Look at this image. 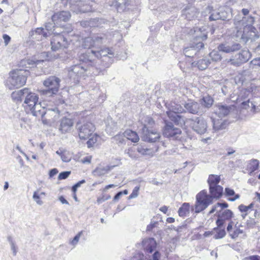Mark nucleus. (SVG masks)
Segmentation results:
<instances>
[{
	"instance_id": "nucleus-26",
	"label": "nucleus",
	"mask_w": 260,
	"mask_h": 260,
	"mask_svg": "<svg viewBox=\"0 0 260 260\" xmlns=\"http://www.w3.org/2000/svg\"><path fill=\"white\" fill-rule=\"evenodd\" d=\"M142 245L147 252L151 253L155 249L157 243L153 238H149L143 240Z\"/></svg>"
},
{
	"instance_id": "nucleus-58",
	"label": "nucleus",
	"mask_w": 260,
	"mask_h": 260,
	"mask_svg": "<svg viewBox=\"0 0 260 260\" xmlns=\"http://www.w3.org/2000/svg\"><path fill=\"white\" fill-rule=\"evenodd\" d=\"M243 233V231L242 230L237 229L234 231L233 233L230 234V236L232 239H235L238 237L240 234Z\"/></svg>"
},
{
	"instance_id": "nucleus-40",
	"label": "nucleus",
	"mask_w": 260,
	"mask_h": 260,
	"mask_svg": "<svg viewBox=\"0 0 260 260\" xmlns=\"http://www.w3.org/2000/svg\"><path fill=\"white\" fill-rule=\"evenodd\" d=\"M117 124L113 121L111 118H108L106 122V131L107 133L111 134L112 132L116 131Z\"/></svg>"
},
{
	"instance_id": "nucleus-45",
	"label": "nucleus",
	"mask_w": 260,
	"mask_h": 260,
	"mask_svg": "<svg viewBox=\"0 0 260 260\" xmlns=\"http://www.w3.org/2000/svg\"><path fill=\"white\" fill-rule=\"evenodd\" d=\"M167 112H173L180 114V113L186 112L184 109L180 105L175 104L172 106V109Z\"/></svg>"
},
{
	"instance_id": "nucleus-8",
	"label": "nucleus",
	"mask_w": 260,
	"mask_h": 260,
	"mask_svg": "<svg viewBox=\"0 0 260 260\" xmlns=\"http://www.w3.org/2000/svg\"><path fill=\"white\" fill-rule=\"evenodd\" d=\"M187 124H189L192 129L199 135L207 133L208 124L207 121L201 117H193L187 119Z\"/></svg>"
},
{
	"instance_id": "nucleus-49",
	"label": "nucleus",
	"mask_w": 260,
	"mask_h": 260,
	"mask_svg": "<svg viewBox=\"0 0 260 260\" xmlns=\"http://www.w3.org/2000/svg\"><path fill=\"white\" fill-rule=\"evenodd\" d=\"M91 137L87 141V145L88 148L92 147L93 145L97 142L99 136L96 134H94L90 136Z\"/></svg>"
},
{
	"instance_id": "nucleus-30",
	"label": "nucleus",
	"mask_w": 260,
	"mask_h": 260,
	"mask_svg": "<svg viewBox=\"0 0 260 260\" xmlns=\"http://www.w3.org/2000/svg\"><path fill=\"white\" fill-rule=\"evenodd\" d=\"M213 129L214 131H218L224 129L228 126L229 122L226 119H212Z\"/></svg>"
},
{
	"instance_id": "nucleus-9",
	"label": "nucleus",
	"mask_w": 260,
	"mask_h": 260,
	"mask_svg": "<svg viewBox=\"0 0 260 260\" xmlns=\"http://www.w3.org/2000/svg\"><path fill=\"white\" fill-rule=\"evenodd\" d=\"M164 126L162 128V134L164 137L172 140L178 139L182 133L180 128L176 127L170 120L164 119Z\"/></svg>"
},
{
	"instance_id": "nucleus-42",
	"label": "nucleus",
	"mask_w": 260,
	"mask_h": 260,
	"mask_svg": "<svg viewBox=\"0 0 260 260\" xmlns=\"http://www.w3.org/2000/svg\"><path fill=\"white\" fill-rule=\"evenodd\" d=\"M82 47L84 49H90L91 47H94L92 37L85 38L82 41Z\"/></svg>"
},
{
	"instance_id": "nucleus-11",
	"label": "nucleus",
	"mask_w": 260,
	"mask_h": 260,
	"mask_svg": "<svg viewBox=\"0 0 260 260\" xmlns=\"http://www.w3.org/2000/svg\"><path fill=\"white\" fill-rule=\"evenodd\" d=\"M251 56V54L249 50L245 48L240 50L238 53L233 55L229 62L234 66L239 67L247 62Z\"/></svg>"
},
{
	"instance_id": "nucleus-53",
	"label": "nucleus",
	"mask_w": 260,
	"mask_h": 260,
	"mask_svg": "<svg viewBox=\"0 0 260 260\" xmlns=\"http://www.w3.org/2000/svg\"><path fill=\"white\" fill-rule=\"evenodd\" d=\"M71 171H63L60 173L58 176V179L63 180L67 179L71 174Z\"/></svg>"
},
{
	"instance_id": "nucleus-28",
	"label": "nucleus",
	"mask_w": 260,
	"mask_h": 260,
	"mask_svg": "<svg viewBox=\"0 0 260 260\" xmlns=\"http://www.w3.org/2000/svg\"><path fill=\"white\" fill-rule=\"evenodd\" d=\"M27 91V88L13 91L11 94V98L13 101L16 103H21Z\"/></svg>"
},
{
	"instance_id": "nucleus-61",
	"label": "nucleus",
	"mask_w": 260,
	"mask_h": 260,
	"mask_svg": "<svg viewBox=\"0 0 260 260\" xmlns=\"http://www.w3.org/2000/svg\"><path fill=\"white\" fill-rule=\"evenodd\" d=\"M256 222L253 218H250V219L246 221V226L248 229L253 228Z\"/></svg>"
},
{
	"instance_id": "nucleus-39",
	"label": "nucleus",
	"mask_w": 260,
	"mask_h": 260,
	"mask_svg": "<svg viewBox=\"0 0 260 260\" xmlns=\"http://www.w3.org/2000/svg\"><path fill=\"white\" fill-rule=\"evenodd\" d=\"M190 204L188 203H184L179 208L178 213L180 217H185L189 213Z\"/></svg>"
},
{
	"instance_id": "nucleus-32",
	"label": "nucleus",
	"mask_w": 260,
	"mask_h": 260,
	"mask_svg": "<svg viewBox=\"0 0 260 260\" xmlns=\"http://www.w3.org/2000/svg\"><path fill=\"white\" fill-rule=\"evenodd\" d=\"M44 113H45V118L50 120V124L49 125H50L52 121L54 120L52 119V117L53 118L58 117L59 112L57 108H54L45 109Z\"/></svg>"
},
{
	"instance_id": "nucleus-1",
	"label": "nucleus",
	"mask_w": 260,
	"mask_h": 260,
	"mask_svg": "<svg viewBox=\"0 0 260 260\" xmlns=\"http://www.w3.org/2000/svg\"><path fill=\"white\" fill-rule=\"evenodd\" d=\"M113 56L114 53L108 48L81 53L76 58L77 62L66 69L68 76L74 83H77L81 76H97L109 67Z\"/></svg>"
},
{
	"instance_id": "nucleus-5",
	"label": "nucleus",
	"mask_w": 260,
	"mask_h": 260,
	"mask_svg": "<svg viewBox=\"0 0 260 260\" xmlns=\"http://www.w3.org/2000/svg\"><path fill=\"white\" fill-rule=\"evenodd\" d=\"M213 203L211 198L209 196L207 191L205 189L199 192L196 196L194 205L190 208L191 211L196 213H199L205 210L210 205Z\"/></svg>"
},
{
	"instance_id": "nucleus-16",
	"label": "nucleus",
	"mask_w": 260,
	"mask_h": 260,
	"mask_svg": "<svg viewBox=\"0 0 260 260\" xmlns=\"http://www.w3.org/2000/svg\"><path fill=\"white\" fill-rule=\"evenodd\" d=\"M88 0H68L71 7L77 9L80 13H87L91 11V7L88 4Z\"/></svg>"
},
{
	"instance_id": "nucleus-38",
	"label": "nucleus",
	"mask_w": 260,
	"mask_h": 260,
	"mask_svg": "<svg viewBox=\"0 0 260 260\" xmlns=\"http://www.w3.org/2000/svg\"><path fill=\"white\" fill-rule=\"evenodd\" d=\"M224 221L230 220L234 216L233 212L230 209H225L222 212H219L217 215Z\"/></svg>"
},
{
	"instance_id": "nucleus-20",
	"label": "nucleus",
	"mask_w": 260,
	"mask_h": 260,
	"mask_svg": "<svg viewBox=\"0 0 260 260\" xmlns=\"http://www.w3.org/2000/svg\"><path fill=\"white\" fill-rule=\"evenodd\" d=\"M242 46L240 44L234 43L233 44L221 43L217 47L219 51L225 53H230L240 50Z\"/></svg>"
},
{
	"instance_id": "nucleus-62",
	"label": "nucleus",
	"mask_w": 260,
	"mask_h": 260,
	"mask_svg": "<svg viewBox=\"0 0 260 260\" xmlns=\"http://www.w3.org/2000/svg\"><path fill=\"white\" fill-rule=\"evenodd\" d=\"M235 191L233 189H231L229 187H226L225 188L224 194L226 197L233 196L234 195H235Z\"/></svg>"
},
{
	"instance_id": "nucleus-57",
	"label": "nucleus",
	"mask_w": 260,
	"mask_h": 260,
	"mask_svg": "<svg viewBox=\"0 0 260 260\" xmlns=\"http://www.w3.org/2000/svg\"><path fill=\"white\" fill-rule=\"evenodd\" d=\"M139 189H140L139 186H136L134 188L132 193L129 195V199H133V198H136L138 196V192H139Z\"/></svg>"
},
{
	"instance_id": "nucleus-25",
	"label": "nucleus",
	"mask_w": 260,
	"mask_h": 260,
	"mask_svg": "<svg viewBox=\"0 0 260 260\" xmlns=\"http://www.w3.org/2000/svg\"><path fill=\"white\" fill-rule=\"evenodd\" d=\"M26 92V94L24 98V104L29 109L32 107V106H35V104L38 102L39 96L36 93L31 92L28 88H27V91Z\"/></svg>"
},
{
	"instance_id": "nucleus-3",
	"label": "nucleus",
	"mask_w": 260,
	"mask_h": 260,
	"mask_svg": "<svg viewBox=\"0 0 260 260\" xmlns=\"http://www.w3.org/2000/svg\"><path fill=\"white\" fill-rule=\"evenodd\" d=\"M207 39L206 34L200 32L199 35H197L189 46L184 48L183 53L185 56L188 57H193L196 55L204 47L203 41Z\"/></svg>"
},
{
	"instance_id": "nucleus-27",
	"label": "nucleus",
	"mask_w": 260,
	"mask_h": 260,
	"mask_svg": "<svg viewBox=\"0 0 260 260\" xmlns=\"http://www.w3.org/2000/svg\"><path fill=\"white\" fill-rule=\"evenodd\" d=\"M223 187L219 185L209 186L210 193L209 196L211 198L212 201H213L214 199H218L223 194Z\"/></svg>"
},
{
	"instance_id": "nucleus-63",
	"label": "nucleus",
	"mask_w": 260,
	"mask_h": 260,
	"mask_svg": "<svg viewBox=\"0 0 260 260\" xmlns=\"http://www.w3.org/2000/svg\"><path fill=\"white\" fill-rule=\"evenodd\" d=\"M61 159L63 162H69L71 160V157L67 151H65L64 153L62 155Z\"/></svg>"
},
{
	"instance_id": "nucleus-48",
	"label": "nucleus",
	"mask_w": 260,
	"mask_h": 260,
	"mask_svg": "<svg viewBox=\"0 0 260 260\" xmlns=\"http://www.w3.org/2000/svg\"><path fill=\"white\" fill-rule=\"evenodd\" d=\"M91 137L87 141V145L88 148L92 147L93 145L97 142L99 136L96 134H94L90 136Z\"/></svg>"
},
{
	"instance_id": "nucleus-2",
	"label": "nucleus",
	"mask_w": 260,
	"mask_h": 260,
	"mask_svg": "<svg viewBox=\"0 0 260 260\" xmlns=\"http://www.w3.org/2000/svg\"><path fill=\"white\" fill-rule=\"evenodd\" d=\"M29 72L26 69H16L10 73V76L6 82L9 89L19 88L24 85L26 81Z\"/></svg>"
},
{
	"instance_id": "nucleus-35",
	"label": "nucleus",
	"mask_w": 260,
	"mask_h": 260,
	"mask_svg": "<svg viewBox=\"0 0 260 260\" xmlns=\"http://www.w3.org/2000/svg\"><path fill=\"white\" fill-rule=\"evenodd\" d=\"M123 135L127 139L131 140L134 143L138 142L140 139L137 133L131 129L125 131Z\"/></svg>"
},
{
	"instance_id": "nucleus-34",
	"label": "nucleus",
	"mask_w": 260,
	"mask_h": 260,
	"mask_svg": "<svg viewBox=\"0 0 260 260\" xmlns=\"http://www.w3.org/2000/svg\"><path fill=\"white\" fill-rule=\"evenodd\" d=\"M130 0H116V9L118 12L124 11L130 4Z\"/></svg>"
},
{
	"instance_id": "nucleus-21",
	"label": "nucleus",
	"mask_w": 260,
	"mask_h": 260,
	"mask_svg": "<svg viewBox=\"0 0 260 260\" xmlns=\"http://www.w3.org/2000/svg\"><path fill=\"white\" fill-rule=\"evenodd\" d=\"M94 47L99 48L102 44L109 43L111 39V35L109 32L105 34H98L96 36L92 37Z\"/></svg>"
},
{
	"instance_id": "nucleus-18",
	"label": "nucleus",
	"mask_w": 260,
	"mask_h": 260,
	"mask_svg": "<svg viewBox=\"0 0 260 260\" xmlns=\"http://www.w3.org/2000/svg\"><path fill=\"white\" fill-rule=\"evenodd\" d=\"M71 16L69 11H61L54 13L52 16V19L53 22H55V23H57V25L60 27L62 26L61 22H67L70 19Z\"/></svg>"
},
{
	"instance_id": "nucleus-51",
	"label": "nucleus",
	"mask_w": 260,
	"mask_h": 260,
	"mask_svg": "<svg viewBox=\"0 0 260 260\" xmlns=\"http://www.w3.org/2000/svg\"><path fill=\"white\" fill-rule=\"evenodd\" d=\"M226 235V232L225 230L221 229L218 230V231L216 232V234L214 236V238L215 239H221L223 238Z\"/></svg>"
},
{
	"instance_id": "nucleus-52",
	"label": "nucleus",
	"mask_w": 260,
	"mask_h": 260,
	"mask_svg": "<svg viewBox=\"0 0 260 260\" xmlns=\"http://www.w3.org/2000/svg\"><path fill=\"white\" fill-rule=\"evenodd\" d=\"M251 89H243L241 90L240 93V96L242 99H246L249 95L251 93Z\"/></svg>"
},
{
	"instance_id": "nucleus-50",
	"label": "nucleus",
	"mask_w": 260,
	"mask_h": 260,
	"mask_svg": "<svg viewBox=\"0 0 260 260\" xmlns=\"http://www.w3.org/2000/svg\"><path fill=\"white\" fill-rule=\"evenodd\" d=\"M113 139L114 141L116 142V144L120 145L124 143L125 139L124 138V136L121 135H116L113 138Z\"/></svg>"
},
{
	"instance_id": "nucleus-41",
	"label": "nucleus",
	"mask_w": 260,
	"mask_h": 260,
	"mask_svg": "<svg viewBox=\"0 0 260 260\" xmlns=\"http://www.w3.org/2000/svg\"><path fill=\"white\" fill-rule=\"evenodd\" d=\"M110 171V168L107 167H98L92 172V174L94 176H103Z\"/></svg>"
},
{
	"instance_id": "nucleus-31",
	"label": "nucleus",
	"mask_w": 260,
	"mask_h": 260,
	"mask_svg": "<svg viewBox=\"0 0 260 260\" xmlns=\"http://www.w3.org/2000/svg\"><path fill=\"white\" fill-rule=\"evenodd\" d=\"M161 254L158 251H155L152 255L151 259H147L143 254L138 253L133 258L132 260H160Z\"/></svg>"
},
{
	"instance_id": "nucleus-7",
	"label": "nucleus",
	"mask_w": 260,
	"mask_h": 260,
	"mask_svg": "<svg viewBox=\"0 0 260 260\" xmlns=\"http://www.w3.org/2000/svg\"><path fill=\"white\" fill-rule=\"evenodd\" d=\"M207 10L210 14L209 20L210 21L217 20L228 21L232 17L231 11L228 8L220 7L217 9H214L212 7L208 6Z\"/></svg>"
},
{
	"instance_id": "nucleus-47",
	"label": "nucleus",
	"mask_w": 260,
	"mask_h": 260,
	"mask_svg": "<svg viewBox=\"0 0 260 260\" xmlns=\"http://www.w3.org/2000/svg\"><path fill=\"white\" fill-rule=\"evenodd\" d=\"M259 167V161L257 159H251L249 163V168L251 172H253L257 170Z\"/></svg>"
},
{
	"instance_id": "nucleus-56",
	"label": "nucleus",
	"mask_w": 260,
	"mask_h": 260,
	"mask_svg": "<svg viewBox=\"0 0 260 260\" xmlns=\"http://www.w3.org/2000/svg\"><path fill=\"white\" fill-rule=\"evenodd\" d=\"M32 198L34 201L39 205H41L43 204V202L40 200V195L38 193L37 191H35Z\"/></svg>"
},
{
	"instance_id": "nucleus-14",
	"label": "nucleus",
	"mask_w": 260,
	"mask_h": 260,
	"mask_svg": "<svg viewBox=\"0 0 260 260\" xmlns=\"http://www.w3.org/2000/svg\"><path fill=\"white\" fill-rule=\"evenodd\" d=\"M183 105L185 111L190 114L202 115L204 113V108L199 102L189 100L185 102Z\"/></svg>"
},
{
	"instance_id": "nucleus-12",
	"label": "nucleus",
	"mask_w": 260,
	"mask_h": 260,
	"mask_svg": "<svg viewBox=\"0 0 260 260\" xmlns=\"http://www.w3.org/2000/svg\"><path fill=\"white\" fill-rule=\"evenodd\" d=\"M142 132L141 139L145 142L151 143H156L159 141L161 138L159 133L156 130L149 129L146 125L143 126Z\"/></svg>"
},
{
	"instance_id": "nucleus-13",
	"label": "nucleus",
	"mask_w": 260,
	"mask_h": 260,
	"mask_svg": "<svg viewBox=\"0 0 260 260\" xmlns=\"http://www.w3.org/2000/svg\"><path fill=\"white\" fill-rule=\"evenodd\" d=\"M50 45L52 50L56 51L64 48H67L69 43L64 36L59 32L54 35L52 37Z\"/></svg>"
},
{
	"instance_id": "nucleus-33",
	"label": "nucleus",
	"mask_w": 260,
	"mask_h": 260,
	"mask_svg": "<svg viewBox=\"0 0 260 260\" xmlns=\"http://www.w3.org/2000/svg\"><path fill=\"white\" fill-rule=\"evenodd\" d=\"M199 103L202 105L204 108V113L206 111L207 109L211 107L213 103V100L211 96L206 95L203 96L199 101Z\"/></svg>"
},
{
	"instance_id": "nucleus-15",
	"label": "nucleus",
	"mask_w": 260,
	"mask_h": 260,
	"mask_svg": "<svg viewBox=\"0 0 260 260\" xmlns=\"http://www.w3.org/2000/svg\"><path fill=\"white\" fill-rule=\"evenodd\" d=\"M32 107L29 109L32 115L37 117H41L42 123L44 125H49L50 120L45 117V113H44V111L46 108L42 106L41 103L37 102L35 104V106Z\"/></svg>"
},
{
	"instance_id": "nucleus-29",
	"label": "nucleus",
	"mask_w": 260,
	"mask_h": 260,
	"mask_svg": "<svg viewBox=\"0 0 260 260\" xmlns=\"http://www.w3.org/2000/svg\"><path fill=\"white\" fill-rule=\"evenodd\" d=\"M210 63V59L207 57H204L192 62V65L197 67L200 70L203 71L206 69Z\"/></svg>"
},
{
	"instance_id": "nucleus-23",
	"label": "nucleus",
	"mask_w": 260,
	"mask_h": 260,
	"mask_svg": "<svg viewBox=\"0 0 260 260\" xmlns=\"http://www.w3.org/2000/svg\"><path fill=\"white\" fill-rule=\"evenodd\" d=\"M199 10L194 6L187 5L182 10V17L188 20H191L197 17Z\"/></svg>"
},
{
	"instance_id": "nucleus-22",
	"label": "nucleus",
	"mask_w": 260,
	"mask_h": 260,
	"mask_svg": "<svg viewBox=\"0 0 260 260\" xmlns=\"http://www.w3.org/2000/svg\"><path fill=\"white\" fill-rule=\"evenodd\" d=\"M58 130L62 134H66L71 131L73 124V120L71 118L64 117L59 121Z\"/></svg>"
},
{
	"instance_id": "nucleus-17",
	"label": "nucleus",
	"mask_w": 260,
	"mask_h": 260,
	"mask_svg": "<svg viewBox=\"0 0 260 260\" xmlns=\"http://www.w3.org/2000/svg\"><path fill=\"white\" fill-rule=\"evenodd\" d=\"M234 109L233 105L228 106L219 104L214 106V113L219 117L223 118L227 116Z\"/></svg>"
},
{
	"instance_id": "nucleus-37",
	"label": "nucleus",
	"mask_w": 260,
	"mask_h": 260,
	"mask_svg": "<svg viewBox=\"0 0 260 260\" xmlns=\"http://www.w3.org/2000/svg\"><path fill=\"white\" fill-rule=\"evenodd\" d=\"M220 180L221 178L220 175L210 174L209 175L207 183L209 186L218 185Z\"/></svg>"
},
{
	"instance_id": "nucleus-64",
	"label": "nucleus",
	"mask_w": 260,
	"mask_h": 260,
	"mask_svg": "<svg viewBox=\"0 0 260 260\" xmlns=\"http://www.w3.org/2000/svg\"><path fill=\"white\" fill-rule=\"evenodd\" d=\"M249 103H250L249 99H248L247 100H246L245 101H243V102H242V103L241 104V108L247 109L248 107H250Z\"/></svg>"
},
{
	"instance_id": "nucleus-43",
	"label": "nucleus",
	"mask_w": 260,
	"mask_h": 260,
	"mask_svg": "<svg viewBox=\"0 0 260 260\" xmlns=\"http://www.w3.org/2000/svg\"><path fill=\"white\" fill-rule=\"evenodd\" d=\"M43 61V60H34L32 59H26V60H22L20 62V65L22 66H25L26 68H29V67H27V65L28 66H36L37 64H38L41 62Z\"/></svg>"
},
{
	"instance_id": "nucleus-44",
	"label": "nucleus",
	"mask_w": 260,
	"mask_h": 260,
	"mask_svg": "<svg viewBox=\"0 0 260 260\" xmlns=\"http://www.w3.org/2000/svg\"><path fill=\"white\" fill-rule=\"evenodd\" d=\"M218 50H213L209 53V57L213 61H219L222 59V56Z\"/></svg>"
},
{
	"instance_id": "nucleus-19",
	"label": "nucleus",
	"mask_w": 260,
	"mask_h": 260,
	"mask_svg": "<svg viewBox=\"0 0 260 260\" xmlns=\"http://www.w3.org/2000/svg\"><path fill=\"white\" fill-rule=\"evenodd\" d=\"M169 120L171 121L174 125L182 127L187 124V119L184 116L179 114L173 112H167Z\"/></svg>"
},
{
	"instance_id": "nucleus-36",
	"label": "nucleus",
	"mask_w": 260,
	"mask_h": 260,
	"mask_svg": "<svg viewBox=\"0 0 260 260\" xmlns=\"http://www.w3.org/2000/svg\"><path fill=\"white\" fill-rule=\"evenodd\" d=\"M45 31H47V34H53L54 35L57 34L59 32H57L56 31L55 27H59L57 23H55V22L52 21L51 19V21L45 23Z\"/></svg>"
},
{
	"instance_id": "nucleus-59",
	"label": "nucleus",
	"mask_w": 260,
	"mask_h": 260,
	"mask_svg": "<svg viewBox=\"0 0 260 260\" xmlns=\"http://www.w3.org/2000/svg\"><path fill=\"white\" fill-rule=\"evenodd\" d=\"M82 234V231H81L79 233H78L72 240V241L71 242V244L74 246L76 245L78 243L79 238Z\"/></svg>"
},
{
	"instance_id": "nucleus-4",
	"label": "nucleus",
	"mask_w": 260,
	"mask_h": 260,
	"mask_svg": "<svg viewBox=\"0 0 260 260\" xmlns=\"http://www.w3.org/2000/svg\"><path fill=\"white\" fill-rule=\"evenodd\" d=\"M60 79L56 76H50L43 81L45 88L39 90L41 95L44 98L53 97L59 91Z\"/></svg>"
},
{
	"instance_id": "nucleus-55",
	"label": "nucleus",
	"mask_w": 260,
	"mask_h": 260,
	"mask_svg": "<svg viewBox=\"0 0 260 260\" xmlns=\"http://www.w3.org/2000/svg\"><path fill=\"white\" fill-rule=\"evenodd\" d=\"M225 221L219 217H217V219L216 220V224L217 225V227L214 228V230H217L218 229L221 228L224 224Z\"/></svg>"
},
{
	"instance_id": "nucleus-46",
	"label": "nucleus",
	"mask_w": 260,
	"mask_h": 260,
	"mask_svg": "<svg viewBox=\"0 0 260 260\" xmlns=\"http://www.w3.org/2000/svg\"><path fill=\"white\" fill-rule=\"evenodd\" d=\"M89 22V27H98L100 26L101 24H102L103 20L102 19H99L98 18H91L89 20H88Z\"/></svg>"
},
{
	"instance_id": "nucleus-10",
	"label": "nucleus",
	"mask_w": 260,
	"mask_h": 260,
	"mask_svg": "<svg viewBox=\"0 0 260 260\" xmlns=\"http://www.w3.org/2000/svg\"><path fill=\"white\" fill-rule=\"evenodd\" d=\"M77 128L80 139L85 140L89 138L95 130L94 125L89 121H83V123L78 122Z\"/></svg>"
},
{
	"instance_id": "nucleus-54",
	"label": "nucleus",
	"mask_w": 260,
	"mask_h": 260,
	"mask_svg": "<svg viewBox=\"0 0 260 260\" xmlns=\"http://www.w3.org/2000/svg\"><path fill=\"white\" fill-rule=\"evenodd\" d=\"M150 151L151 150L150 149L147 148H145L140 146L137 148V151L143 155L149 154Z\"/></svg>"
},
{
	"instance_id": "nucleus-6",
	"label": "nucleus",
	"mask_w": 260,
	"mask_h": 260,
	"mask_svg": "<svg viewBox=\"0 0 260 260\" xmlns=\"http://www.w3.org/2000/svg\"><path fill=\"white\" fill-rule=\"evenodd\" d=\"M247 21L248 24L244 28L243 30L237 32L238 36L241 35V39L246 43L250 40L251 41H254L259 38V35L256 29L252 25L254 21V17H249Z\"/></svg>"
},
{
	"instance_id": "nucleus-24",
	"label": "nucleus",
	"mask_w": 260,
	"mask_h": 260,
	"mask_svg": "<svg viewBox=\"0 0 260 260\" xmlns=\"http://www.w3.org/2000/svg\"><path fill=\"white\" fill-rule=\"evenodd\" d=\"M48 35L43 27H38L35 29L31 30L28 34V38L31 40L41 41L46 38Z\"/></svg>"
},
{
	"instance_id": "nucleus-60",
	"label": "nucleus",
	"mask_w": 260,
	"mask_h": 260,
	"mask_svg": "<svg viewBox=\"0 0 260 260\" xmlns=\"http://www.w3.org/2000/svg\"><path fill=\"white\" fill-rule=\"evenodd\" d=\"M158 224V221H151V222L147 226L146 231L147 232H150L152 231V229L156 227Z\"/></svg>"
}]
</instances>
